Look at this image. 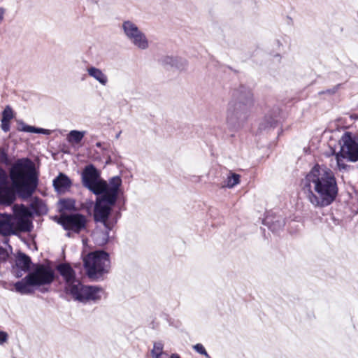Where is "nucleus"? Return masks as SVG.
<instances>
[{
	"instance_id": "obj_1",
	"label": "nucleus",
	"mask_w": 358,
	"mask_h": 358,
	"mask_svg": "<svg viewBox=\"0 0 358 358\" xmlns=\"http://www.w3.org/2000/svg\"><path fill=\"white\" fill-rule=\"evenodd\" d=\"M302 190L315 207L329 206L336 199L338 188L333 171L324 166H315L301 182Z\"/></svg>"
},
{
	"instance_id": "obj_2",
	"label": "nucleus",
	"mask_w": 358,
	"mask_h": 358,
	"mask_svg": "<svg viewBox=\"0 0 358 358\" xmlns=\"http://www.w3.org/2000/svg\"><path fill=\"white\" fill-rule=\"evenodd\" d=\"M121 185L120 177H115L112 180L111 186L108 192L102 193V195L96 200L94 219L95 222L102 223L105 227L104 232L96 231L94 235L96 242L100 245H104L108 242V233L113 227L114 222L110 220L109 216L112 211V207L117 201Z\"/></svg>"
},
{
	"instance_id": "obj_3",
	"label": "nucleus",
	"mask_w": 358,
	"mask_h": 358,
	"mask_svg": "<svg viewBox=\"0 0 358 358\" xmlns=\"http://www.w3.org/2000/svg\"><path fill=\"white\" fill-rule=\"evenodd\" d=\"M9 176L13 189L22 199L31 197L37 188L38 176L29 159H17L10 167Z\"/></svg>"
},
{
	"instance_id": "obj_4",
	"label": "nucleus",
	"mask_w": 358,
	"mask_h": 358,
	"mask_svg": "<svg viewBox=\"0 0 358 358\" xmlns=\"http://www.w3.org/2000/svg\"><path fill=\"white\" fill-rule=\"evenodd\" d=\"M253 106V94L250 90L243 86L234 90L226 112L227 125L234 129L241 127Z\"/></svg>"
},
{
	"instance_id": "obj_5",
	"label": "nucleus",
	"mask_w": 358,
	"mask_h": 358,
	"mask_svg": "<svg viewBox=\"0 0 358 358\" xmlns=\"http://www.w3.org/2000/svg\"><path fill=\"white\" fill-rule=\"evenodd\" d=\"M57 269L65 282L66 293L81 302L97 301L101 297L103 290L96 286H87L76 278L74 270L69 264H61Z\"/></svg>"
},
{
	"instance_id": "obj_6",
	"label": "nucleus",
	"mask_w": 358,
	"mask_h": 358,
	"mask_svg": "<svg viewBox=\"0 0 358 358\" xmlns=\"http://www.w3.org/2000/svg\"><path fill=\"white\" fill-rule=\"evenodd\" d=\"M83 262L86 273L92 280L100 278L110 268L109 256L103 251L89 253L84 257Z\"/></svg>"
},
{
	"instance_id": "obj_7",
	"label": "nucleus",
	"mask_w": 358,
	"mask_h": 358,
	"mask_svg": "<svg viewBox=\"0 0 358 358\" xmlns=\"http://www.w3.org/2000/svg\"><path fill=\"white\" fill-rule=\"evenodd\" d=\"M111 178L108 183L101 178L100 172L96 167L90 164L85 167L82 173V182L84 187L87 188L96 195L108 192L111 186L112 180L115 178Z\"/></svg>"
},
{
	"instance_id": "obj_8",
	"label": "nucleus",
	"mask_w": 358,
	"mask_h": 358,
	"mask_svg": "<svg viewBox=\"0 0 358 358\" xmlns=\"http://www.w3.org/2000/svg\"><path fill=\"white\" fill-rule=\"evenodd\" d=\"M122 28L126 37L134 46L141 50H145L149 47L146 36L135 23L129 20L124 21Z\"/></svg>"
},
{
	"instance_id": "obj_9",
	"label": "nucleus",
	"mask_w": 358,
	"mask_h": 358,
	"mask_svg": "<svg viewBox=\"0 0 358 358\" xmlns=\"http://www.w3.org/2000/svg\"><path fill=\"white\" fill-rule=\"evenodd\" d=\"M341 150L338 152L343 158H347L351 162L358 160V143L349 132H345L340 141Z\"/></svg>"
},
{
	"instance_id": "obj_10",
	"label": "nucleus",
	"mask_w": 358,
	"mask_h": 358,
	"mask_svg": "<svg viewBox=\"0 0 358 358\" xmlns=\"http://www.w3.org/2000/svg\"><path fill=\"white\" fill-rule=\"evenodd\" d=\"M28 278L34 287L49 285L54 280V273L51 268L40 264L28 274Z\"/></svg>"
},
{
	"instance_id": "obj_11",
	"label": "nucleus",
	"mask_w": 358,
	"mask_h": 358,
	"mask_svg": "<svg viewBox=\"0 0 358 358\" xmlns=\"http://www.w3.org/2000/svg\"><path fill=\"white\" fill-rule=\"evenodd\" d=\"M13 215L12 217L16 223L18 231H30L31 222L29 220L31 213L27 207L24 205H14L13 207Z\"/></svg>"
},
{
	"instance_id": "obj_12",
	"label": "nucleus",
	"mask_w": 358,
	"mask_h": 358,
	"mask_svg": "<svg viewBox=\"0 0 358 358\" xmlns=\"http://www.w3.org/2000/svg\"><path fill=\"white\" fill-rule=\"evenodd\" d=\"M59 223L66 230H71L76 233H79L85 228L86 217L80 214L62 215L59 220Z\"/></svg>"
},
{
	"instance_id": "obj_13",
	"label": "nucleus",
	"mask_w": 358,
	"mask_h": 358,
	"mask_svg": "<svg viewBox=\"0 0 358 358\" xmlns=\"http://www.w3.org/2000/svg\"><path fill=\"white\" fill-rule=\"evenodd\" d=\"M12 215L0 213V234L3 236L15 234L19 232Z\"/></svg>"
},
{
	"instance_id": "obj_14",
	"label": "nucleus",
	"mask_w": 358,
	"mask_h": 358,
	"mask_svg": "<svg viewBox=\"0 0 358 358\" xmlns=\"http://www.w3.org/2000/svg\"><path fill=\"white\" fill-rule=\"evenodd\" d=\"M9 198L15 200V193L13 188L9 187L8 177L6 171L0 168V197Z\"/></svg>"
},
{
	"instance_id": "obj_15",
	"label": "nucleus",
	"mask_w": 358,
	"mask_h": 358,
	"mask_svg": "<svg viewBox=\"0 0 358 358\" xmlns=\"http://www.w3.org/2000/svg\"><path fill=\"white\" fill-rule=\"evenodd\" d=\"M53 187L59 194H64L71 188L72 182L64 173H59L57 177L53 180Z\"/></svg>"
},
{
	"instance_id": "obj_16",
	"label": "nucleus",
	"mask_w": 358,
	"mask_h": 358,
	"mask_svg": "<svg viewBox=\"0 0 358 358\" xmlns=\"http://www.w3.org/2000/svg\"><path fill=\"white\" fill-rule=\"evenodd\" d=\"M32 287H34V285L30 282L28 275L14 284L15 291L21 294H32L34 292Z\"/></svg>"
},
{
	"instance_id": "obj_17",
	"label": "nucleus",
	"mask_w": 358,
	"mask_h": 358,
	"mask_svg": "<svg viewBox=\"0 0 358 358\" xmlns=\"http://www.w3.org/2000/svg\"><path fill=\"white\" fill-rule=\"evenodd\" d=\"M88 75L96 80L101 85L106 86L108 83V78L102 70L94 66H90L87 69Z\"/></svg>"
},
{
	"instance_id": "obj_18",
	"label": "nucleus",
	"mask_w": 358,
	"mask_h": 358,
	"mask_svg": "<svg viewBox=\"0 0 358 358\" xmlns=\"http://www.w3.org/2000/svg\"><path fill=\"white\" fill-rule=\"evenodd\" d=\"M160 63L165 67L171 66L177 69H182L185 65V62L178 57L171 56H164L160 59Z\"/></svg>"
},
{
	"instance_id": "obj_19",
	"label": "nucleus",
	"mask_w": 358,
	"mask_h": 358,
	"mask_svg": "<svg viewBox=\"0 0 358 358\" xmlns=\"http://www.w3.org/2000/svg\"><path fill=\"white\" fill-rule=\"evenodd\" d=\"M31 261L29 256L24 253L20 252L16 257L15 264L17 267L22 271H27L29 270Z\"/></svg>"
},
{
	"instance_id": "obj_20",
	"label": "nucleus",
	"mask_w": 358,
	"mask_h": 358,
	"mask_svg": "<svg viewBox=\"0 0 358 358\" xmlns=\"http://www.w3.org/2000/svg\"><path fill=\"white\" fill-rule=\"evenodd\" d=\"M151 355L152 358H169V354L164 351V345L161 342L154 343Z\"/></svg>"
},
{
	"instance_id": "obj_21",
	"label": "nucleus",
	"mask_w": 358,
	"mask_h": 358,
	"mask_svg": "<svg viewBox=\"0 0 358 358\" xmlns=\"http://www.w3.org/2000/svg\"><path fill=\"white\" fill-rule=\"evenodd\" d=\"M19 125L20 127L18 128L19 131L28 132V133H36V134H49L50 131L48 129H42V128H36L33 126H29L24 124L23 122H20Z\"/></svg>"
},
{
	"instance_id": "obj_22",
	"label": "nucleus",
	"mask_w": 358,
	"mask_h": 358,
	"mask_svg": "<svg viewBox=\"0 0 358 358\" xmlns=\"http://www.w3.org/2000/svg\"><path fill=\"white\" fill-rule=\"evenodd\" d=\"M85 135V131L72 130L67 136V141L71 144H78Z\"/></svg>"
},
{
	"instance_id": "obj_23",
	"label": "nucleus",
	"mask_w": 358,
	"mask_h": 358,
	"mask_svg": "<svg viewBox=\"0 0 358 358\" xmlns=\"http://www.w3.org/2000/svg\"><path fill=\"white\" fill-rule=\"evenodd\" d=\"M240 181L241 176L239 174L230 172L224 181L223 187L233 188L236 185L239 184Z\"/></svg>"
},
{
	"instance_id": "obj_24",
	"label": "nucleus",
	"mask_w": 358,
	"mask_h": 358,
	"mask_svg": "<svg viewBox=\"0 0 358 358\" xmlns=\"http://www.w3.org/2000/svg\"><path fill=\"white\" fill-rule=\"evenodd\" d=\"M266 222L268 224L270 229L275 232L282 229L285 225V220L280 217H276L275 220H270V219L267 217Z\"/></svg>"
},
{
	"instance_id": "obj_25",
	"label": "nucleus",
	"mask_w": 358,
	"mask_h": 358,
	"mask_svg": "<svg viewBox=\"0 0 358 358\" xmlns=\"http://www.w3.org/2000/svg\"><path fill=\"white\" fill-rule=\"evenodd\" d=\"M61 208L63 210H71L76 208V201L72 199H64L59 201Z\"/></svg>"
},
{
	"instance_id": "obj_26",
	"label": "nucleus",
	"mask_w": 358,
	"mask_h": 358,
	"mask_svg": "<svg viewBox=\"0 0 358 358\" xmlns=\"http://www.w3.org/2000/svg\"><path fill=\"white\" fill-rule=\"evenodd\" d=\"M13 111L9 106H6L2 113V119L6 121H10L13 118Z\"/></svg>"
},
{
	"instance_id": "obj_27",
	"label": "nucleus",
	"mask_w": 358,
	"mask_h": 358,
	"mask_svg": "<svg viewBox=\"0 0 358 358\" xmlns=\"http://www.w3.org/2000/svg\"><path fill=\"white\" fill-rule=\"evenodd\" d=\"M345 158H343L341 155V154L339 153H337L336 155H335V160H336V164L337 166V167L341 170V169H345L346 166L345 164L343 163V159Z\"/></svg>"
},
{
	"instance_id": "obj_28",
	"label": "nucleus",
	"mask_w": 358,
	"mask_h": 358,
	"mask_svg": "<svg viewBox=\"0 0 358 358\" xmlns=\"http://www.w3.org/2000/svg\"><path fill=\"white\" fill-rule=\"evenodd\" d=\"M193 348L199 354L203 355L207 358H210L203 345L198 343L193 346Z\"/></svg>"
},
{
	"instance_id": "obj_29",
	"label": "nucleus",
	"mask_w": 358,
	"mask_h": 358,
	"mask_svg": "<svg viewBox=\"0 0 358 358\" xmlns=\"http://www.w3.org/2000/svg\"><path fill=\"white\" fill-rule=\"evenodd\" d=\"M9 256L8 251L3 248V247H0V261L6 262Z\"/></svg>"
},
{
	"instance_id": "obj_30",
	"label": "nucleus",
	"mask_w": 358,
	"mask_h": 358,
	"mask_svg": "<svg viewBox=\"0 0 358 358\" xmlns=\"http://www.w3.org/2000/svg\"><path fill=\"white\" fill-rule=\"evenodd\" d=\"M8 156L6 152L3 150L0 149V164H7Z\"/></svg>"
},
{
	"instance_id": "obj_31",
	"label": "nucleus",
	"mask_w": 358,
	"mask_h": 358,
	"mask_svg": "<svg viewBox=\"0 0 358 358\" xmlns=\"http://www.w3.org/2000/svg\"><path fill=\"white\" fill-rule=\"evenodd\" d=\"M1 127L4 132H8L10 130V121L1 120Z\"/></svg>"
},
{
	"instance_id": "obj_32",
	"label": "nucleus",
	"mask_w": 358,
	"mask_h": 358,
	"mask_svg": "<svg viewBox=\"0 0 358 358\" xmlns=\"http://www.w3.org/2000/svg\"><path fill=\"white\" fill-rule=\"evenodd\" d=\"M13 201H13L12 199H10L9 198H5V197H3L2 196H1V197H0V204L10 206L13 203Z\"/></svg>"
},
{
	"instance_id": "obj_33",
	"label": "nucleus",
	"mask_w": 358,
	"mask_h": 358,
	"mask_svg": "<svg viewBox=\"0 0 358 358\" xmlns=\"http://www.w3.org/2000/svg\"><path fill=\"white\" fill-rule=\"evenodd\" d=\"M339 87H340V85H338L331 90H327L326 92H321V94H334L338 91Z\"/></svg>"
},
{
	"instance_id": "obj_34",
	"label": "nucleus",
	"mask_w": 358,
	"mask_h": 358,
	"mask_svg": "<svg viewBox=\"0 0 358 358\" xmlns=\"http://www.w3.org/2000/svg\"><path fill=\"white\" fill-rule=\"evenodd\" d=\"M7 339H8V334L4 331H0V344H2L4 342H6L7 341Z\"/></svg>"
},
{
	"instance_id": "obj_35",
	"label": "nucleus",
	"mask_w": 358,
	"mask_h": 358,
	"mask_svg": "<svg viewBox=\"0 0 358 358\" xmlns=\"http://www.w3.org/2000/svg\"><path fill=\"white\" fill-rule=\"evenodd\" d=\"M36 206H43L42 200L36 199L34 202L31 203V207L35 208Z\"/></svg>"
},
{
	"instance_id": "obj_36",
	"label": "nucleus",
	"mask_w": 358,
	"mask_h": 358,
	"mask_svg": "<svg viewBox=\"0 0 358 358\" xmlns=\"http://www.w3.org/2000/svg\"><path fill=\"white\" fill-rule=\"evenodd\" d=\"M170 358H180L178 354L173 353L171 355Z\"/></svg>"
},
{
	"instance_id": "obj_37",
	"label": "nucleus",
	"mask_w": 358,
	"mask_h": 358,
	"mask_svg": "<svg viewBox=\"0 0 358 358\" xmlns=\"http://www.w3.org/2000/svg\"><path fill=\"white\" fill-rule=\"evenodd\" d=\"M121 133H122V132H121V131H119V132L116 134V136H115V137H116V138H120Z\"/></svg>"
},
{
	"instance_id": "obj_38",
	"label": "nucleus",
	"mask_w": 358,
	"mask_h": 358,
	"mask_svg": "<svg viewBox=\"0 0 358 358\" xmlns=\"http://www.w3.org/2000/svg\"><path fill=\"white\" fill-rule=\"evenodd\" d=\"M96 146H97V147H100V146H101V143H96Z\"/></svg>"
}]
</instances>
